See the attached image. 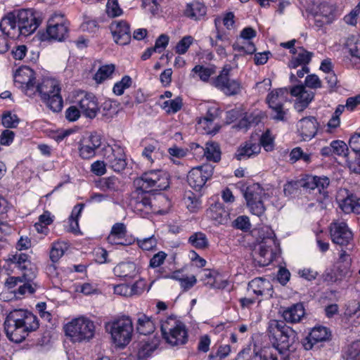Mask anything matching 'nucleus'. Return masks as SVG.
<instances>
[{
    "mask_svg": "<svg viewBox=\"0 0 360 360\" xmlns=\"http://www.w3.org/2000/svg\"><path fill=\"white\" fill-rule=\"evenodd\" d=\"M134 184L136 189L130 204L136 213L144 217L153 212L150 199L146 193L154 191H164L169 188V175L162 170H150L136 179Z\"/></svg>",
    "mask_w": 360,
    "mask_h": 360,
    "instance_id": "1",
    "label": "nucleus"
},
{
    "mask_svg": "<svg viewBox=\"0 0 360 360\" xmlns=\"http://www.w3.org/2000/svg\"><path fill=\"white\" fill-rule=\"evenodd\" d=\"M6 337L12 342H22L33 331L39 328L37 317L32 312L15 309L7 316L4 321Z\"/></svg>",
    "mask_w": 360,
    "mask_h": 360,
    "instance_id": "2",
    "label": "nucleus"
},
{
    "mask_svg": "<svg viewBox=\"0 0 360 360\" xmlns=\"http://www.w3.org/2000/svg\"><path fill=\"white\" fill-rule=\"evenodd\" d=\"M330 184V180L327 176H307L306 179L296 181L288 182L285 184L283 192L285 195H291L297 193L299 188L302 187L309 191H314L319 193L320 200L325 199L328 196L327 188Z\"/></svg>",
    "mask_w": 360,
    "mask_h": 360,
    "instance_id": "3",
    "label": "nucleus"
},
{
    "mask_svg": "<svg viewBox=\"0 0 360 360\" xmlns=\"http://www.w3.org/2000/svg\"><path fill=\"white\" fill-rule=\"evenodd\" d=\"M38 92L41 100L53 112L61 111L63 101L60 95V87L58 81L52 78H45L36 85L35 93Z\"/></svg>",
    "mask_w": 360,
    "mask_h": 360,
    "instance_id": "4",
    "label": "nucleus"
},
{
    "mask_svg": "<svg viewBox=\"0 0 360 360\" xmlns=\"http://www.w3.org/2000/svg\"><path fill=\"white\" fill-rule=\"evenodd\" d=\"M257 246L255 249L254 261L259 266L269 265L274 259L278 248L272 230L267 231V236H259Z\"/></svg>",
    "mask_w": 360,
    "mask_h": 360,
    "instance_id": "5",
    "label": "nucleus"
},
{
    "mask_svg": "<svg viewBox=\"0 0 360 360\" xmlns=\"http://www.w3.org/2000/svg\"><path fill=\"white\" fill-rule=\"evenodd\" d=\"M162 338L172 346H179L188 341V331L185 324L176 316H170L160 326Z\"/></svg>",
    "mask_w": 360,
    "mask_h": 360,
    "instance_id": "6",
    "label": "nucleus"
},
{
    "mask_svg": "<svg viewBox=\"0 0 360 360\" xmlns=\"http://www.w3.org/2000/svg\"><path fill=\"white\" fill-rule=\"evenodd\" d=\"M110 331L113 342L119 347H124L131 340L134 327L132 321L129 316H123L115 319L105 325Z\"/></svg>",
    "mask_w": 360,
    "mask_h": 360,
    "instance_id": "7",
    "label": "nucleus"
},
{
    "mask_svg": "<svg viewBox=\"0 0 360 360\" xmlns=\"http://www.w3.org/2000/svg\"><path fill=\"white\" fill-rule=\"evenodd\" d=\"M268 334L269 338L274 340L283 349L289 350L298 339L297 333L291 327L278 320L270 321Z\"/></svg>",
    "mask_w": 360,
    "mask_h": 360,
    "instance_id": "8",
    "label": "nucleus"
},
{
    "mask_svg": "<svg viewBox=\"0 0 360 360\" xmlns=\"http://www.w3.org/2000/svg\"><path fill=\"white\" fill-rule=\"evenodd\" d=\"M65 335L74 342L89 340L94 337L95 326L92 321L84 318L72 320L64 326Z\"/></svg>",
    "mask_w": 360,
    "mask_h": 360,
    "instance_id": "9",
    "label": "nucleus"
},
{
    "mask_svg": "<svg viewBox=\"0 0 360 360\" xmlns=\"http://www.w3.org/2000/svg\"><path fill=\"white\" fill-rule=\"evenodd\" d=\"M243 195L248 207L253 214L260 217L264 213L266 209L263 198L266 193L259 184H253L246 187Z\"/></svg>",
    "mask_w": 360,
    "mask_h": 360,
    "instance_id": "10",
    "label": "nucleus"
},
{
    "mask_svg": "<svg viewBox=\"0 0 360 360\" xmlns=\"http://www.w3.org/2000/svg\"><path fill=\"white\" fill-rule=\"evenodd\" d=\"M214 173V166L210 164L194 167L190 170L187 175V182L189 186L200 191L205 185L207 180L212 178Z\"/></svg>",
    "mask_w": 360,
    "mask_h": 360,
    "instance_id": "11",
    "label": "nucleus"
},
{
    "mask_svg": "<svg viewBox=\"0 0 360 360\" xmlns=\"http://www.w3.org/2000/svg\"><path fill=\"white\" fill-rule=\"evenodd\" d=\"M18 26L22 35L32 34L40 25L41 20L32 9H22L16 13Z\"/></svg>",
    "mask_w": 360,
    "mask_h": 360,
    "instance_id": "12",
    "label": "nucleus"
},
{
    "mask_svg": "<svg viewBox=\"0 0 360 360\" xmlns=\"http://www.w3.org/2000/svg\"><path fill=\"white\" fill-rule=\"evenodd\" d=\"M69 22L64 19V15L55 13L49 20L46 33L50 39L61 41L68 37Z\"/></svg>",
    "mask_w": 360,
    "mask_h": 360,
    "instance_id": "13",
    "label": "nucleus"
},
{
    "mask_svg": "<svg viewBox=\"0 0 360 360\" xmlns=\"http://www.w3.org/2000/svg\"><path fill=\"white\" fill-rule=\"evenodd\" d=\"M105 160L107 165L116 172L123 171L127 165L124 150L118 145L105 149Z\"/></svg>",
    "mask_w": 360,
    "mask_h": 360,
    "instance_id": "14",
    "label": "nucleus"
},
{
    "mask_svg": "<svg viewBox=\"0 0 360 360\" xmlns=\"http://www.w3.org/2000/svg\"><path fill=\"white\" fill-rule=\"evenodd\" d=\"M230 69L224 68L214 80L213 84L227 96L238 94L241 91V84L237 79L229 77Z\"/></svg>",
    "mask_w": 360,
    "mask_h": 360,
    "instance_id": "15",
    "label": "nucleus"
},
{
    "mask_svg": "<svg viewBox=\"0 0 360 360\" xmlns=\"http://www.w3.org/2000/svg\"><path fill=\"white\" fill-rule=\"evenodd\" d=\"M330 233L332 241L340 246H348L353 241V233L345 222H334L330 224Z\"/></svg>",
    "mask_w": 360,
    "mask_h": 360,
    "instance_id": "16",
    "label": "nucleus"
},
{
    "mask_svg": "<svg viewBox=\"0 0 360 360\" xmlns=\"http://www.w3.org/2000/svg\"><path fill=\"white\" fill-rule=\"evenodd\" d=\"M14 82L19 84L25 94L28 96H32L35 94V77L32 70L30 68H23L18 70L14 76Z\"/></svg>",
    "mask_w": 360,
    "mask_h": 360,
    "instance_id": "17",
    "label": "nucleus"
},
{
    "mask_svg": "<svg viewBox=\"0 0 360 360\" xmlns=\"http://www.w3.org/2000/svg\"><path fill=\"white\" fill-rule=\"evenodd\" d=\"M336 18V8L334 5L323 2L317 6L314 14V25L318 28L331 23Z\"/></svg>",
    "mask_w": 360,
    "mask_h": 360,
    "instance_id": "18",
    "label": "nucleus"
},
{
    "mask_svg": "<svg viewBox=\"0 0 360 360\" xmlns=\"http://www.w3.org/2000/svg\"><path fill=\"white\" fill-rule=\"evenodd\" d=\"M292 96L297 97L295 108L297 112H302L307 108L314 97V93L308 91L304 85H297L290 89Z\"/></svg>",
    "mask_w": 360,
    "mask_h": 360,
    "instance_id": "19",
    "label": "nucleus"
},
{
    "mask_svg": "<svg viewBox=\"0 0 360 360\" xmlns=\"http://www.w3.org/2000/svg\"><path fill=\"white\" fill-rule=\"evenodd\" d=\"M115 41L120 45H127L130 42L129 25L122 20H115L110 25Z\"/></svg>",
    "mask_w": 360,
    "mask_h": 360,
    "instance_id": "20",
    "label": "nucleus"
},
{
    "mask_svg": "<svg viewBox=\"0 0 360 360\" xmlns=\"http://www.w3.org/2000/svg\"><path fill=\"white\" fill-rule=\"evenodd\" d=\"M330 332L327 328L317 326L312 328L309 335L302 340V346L306 350H310L318 342H325L330 339Z\"/></svg>",
    "mask_w": 360,
    "mask_h": 360,
    "instance_id": "21",
    "label": "nucleus"
},
{
    "mask_svg": "<svg viewBox=\"0 0 360 360\" xmlns=\"http://www.w3.org/2000/svg\"><path fill=\"white\" fill-rule=\"evenodd\" d=\"M1 33L7 37L15 39L22 35L16 18V14L10 13L2 18L0 22Z\"/></svg>",
    "mask_w": 360,
    "mask_h": 360,
    "instance_id": "22",
    "label": "nucleus"
},
{
    "mask_svg": "<svg viewBox=\"0 0 360 360\" xmlns=\"http://www.w3.org/2000/svg\"><path fill=\"white\" fill-rule=\"evenodd\" d=\"M78 105L82 114L89 119L94 118L100 110L97 98L92 94H86L79 100Z\"/></svg>",
    "mask_w": 360,
    "mask_h": 360,
    "instance_id": "23",
    "label": "nucleus"
},
{
    "mask_svg": "<svg viewBox=\"0 0 360 360\" xmlns=\"http://www.w3.org/2000/svg\"><path fill=\"white\" fill-rule=\"evenodd\" d=\"M248 290L257 295L271 297L273 295V286L269 280L262 278H256L249 282Z\"/></svg>",
    "mask_w": 360,
    "mask_h": 360,
    "instance_id": "24",
    "label": "nucleus"
},
{
    "mask_svg": "<svg viewBox=\"0 0 360 360\" xmlns=\"http://www.w3.org/2000/svg\"><path fill=\"white\" fill-rule=\"evenodd\" d=\"M298 127L303 141H309L316 134L318 122L314 117H304L300 120Z\"/></svg>",
    "mask_w": 360,
    "mask_h": 360,
    "instance_id": "25",
    "label": "nucleus"
},
{
    "mask_svg": "<svg viewBox=\"0 0 360 360\" xmlns=\"http://www.w3.org/2000/svg\"><path fill=\"white\" fill-rule=\"evenodd\" d=\"M305 314V310L302 303H296L286 308L283 311L284 320L290 323L300 322Z\"/></svg>",
    "mask_w": 360,
    "mask_h": 360,
    "instance_id": "26",
    "label": "nucleus"
},
{
    "mask_svg": "<svg viewBox=\"0 0 360 360\" xmlns=\"http://www.w3.org/2000/svg\"><path fill=\"white\" fill-rule=\"evenodd\" d=\"M126 235L127 229L125 225L122 223H117L112 226L107 240L112 245H127Z\"/></svg>",
    "mask_w": 360,
    "mask_h": 360,
    "instance_id": "27",
    "label": "nucleus"
},
{
    "mask_svg": "<svg viewBox=\"0 0 360 360\" xmlns=\"http://www.w3.org/2000/svg\"><path fill=\"white\" fill-rule=\"evenodd\" d=\"M207 13V8L202 4L197 1H193L186 5L184 11V15L195 20H200L205 16Z\"/></svg>",
    "mask_w": 360,
    "mask_h": 360,
    "instance_id": "28",
    "label": "nucleus"
},
{
    "mask_svg": "<svg viewBox=\"0 0 360 360\" xmlns=\"http://www.w3.org/2000/svg\"><path fill=\"white\" fill-rule=\"evenodd\" d=\"M115 275L117 277L133 278L136 275V267L134 262H121L113 269Z\"/></svg>",
    "mask_w": 360,
    "mask_h": 360,
    "instance_id": "29",
    "label": "nucleus"
},
{
    "mask_svg": "<svg viewBox=\"0 0 360 360\" xmlns=\"http://www.w3.org/2000/svg\"><path fill=\"white\" fill-rule=\"evenodd\" d=\"M209 217L216 224H224L228 220V214L220 203L212 204L207 210Z\"/></svg>",
    "mask_w": 360,
    "mask_h": 360,
    "instance_id": "30",
    "label": "nucleus"
},
{
    "mask_svg": "<svg viewBox=\"0 0 360 360\" xmlns=\"http://www.w3.org/2000/svg\"><path fill=\"white\" fill-rule=\"evenodd\" d=\"M288 89L287 88H279L271 91L266 96V102L269 106L272 103L276 105H284L288 100Z\"/></svg>",
    "mask_w": 360,
    "mask_h": 360,
    "instance_id": "31",
    "label": "nucleus"
},
{
    "mask_svg": "<svg viewBox=\"0 0 360 360\" xmlns=\"http://www.w3.org/2000/svg\"><path fill=\"white\" fill-rule=\"evenodd\" d=\"M260 148L259 144L246 142L243 146H241L238 148L235 153V158L238 160H241L245 158H250L252 155L259 153Z\"/></svg>",
    "mask_w": 360,
    "mask_h": 360,
    "instance_id": "32",
    "label": "nucleus"
},
{
    "mask_svg": "<svg viewBox=\"0 0 360 360\" xmlns=\"http://www.w3.org/2000/svg\"><path fill=\"white\" fill-rule=\"evenodd\" d=\"M340 207L343 212L349 213L351 212L360 214V198L354 195H348L342 200Z\"/></svg>",
    "mask_w": 360,
    "mask_h": 360,
    "instance_id": "33",
    "label": "nucleus"
},
{
    "mask_svg": "<svg viewBox=\"0 0 360 360\" xmlns=\"http://www.w3.org/2000/svg\"><path fill=\"white\" fill-rule=\"evenodd\" d=\"M299 49L300 51L298 52L297 56L289 62L288 66L290 68H296L299 65H307L311 60L313 53L307 51L302 47Z\"/></svg>",
    "mask_w": 360,
    "mask_h": 360,
    "instance_id": "34",
    "label": "nucleus"
},
{
    "mask_svg": "<svg viewBox=\"0 0 360 360\" xmlns=\"http://www.w3.org/2000/svg\"><path fill=\"white\" fill-rule=\"evenodd\" d=\"M155 328V323L150 317L143 314L139 318L136 330L139 334L149 335L154 332Z\"/></svg>",
    "mask_w": 360,
    "mask_h": 360,
    "instance_id": "35",
    "label": "nucleus"
},
{
    "mask_svg": "<svg viewBox=\"0 0 360 360\" xmlns=\"http://www.w3.org/2000/svg\"><path fill=\"white\" fill-rule=\"evenodd\" d=\"M160 342V338L155 336H154L150 341L145 342L139 350V358L143 359L150 356L152 352L158 348Z\"/></svg>",
    "mask_w": 360,
    "mask_h": 360,
    "instance_id": "36",
    "label": "nucleus"
},
{
    "mask_svg": "<svg viewBox=\"0 0 360 360\" xmlns=\"http://www.w3.org/2000/svg\"><path fill=\"white\" fill-rule=\"evenodd\" d=\"M188 243L195 248L205 250L209 247V240L202 232H195L188 238Z\"/></svg>",
    "mask_w": 360,
    "mask_h": 360,
    "instance_id": "37",
    "label": "nucleus"
},
{
    "mask_svg": "<svg viewBox=\"0 0 360 360\" xmlns=\"http://www.w3.org/2000/svg\"><path fill=\"white\" fill-rule=\"evenodd\" d=\"M204 155L208 160L218 162L221 160V150L219 144L207 142L204 149Z\"/></svg>",
    "mask_w": 360,
    "mask_h": 360,
    "instance_id": "38",
    "label": "nucleus"
},
{
    "mask_svg": "<svg viewBox=\"0 0 360 360\" xmlns=\"http://www.w3.org/2000/svg\"><path fill=\"white\" fill-rule=\"evenodd\" d=\"M210 41L212 46L215 47L216 51L219 55L226 56L225 49L231 44V41L227 36L218 33L216 39L214 40L211 38Z\"/></svg>",
    "mask_w": 360,
    "mask_h": 360,
    "instance_id": "39",
    "label": "nucleus"
},
{
    "mask_svg": "<svg viewBox=\"0 0 360 360\" xmlns=\"http://www.w3.org/2000/svg\"><path fill=\"white\" fill-rule=\"evenodd\" d=\"M35 276V273L30 269L24 272L22 276L8 277L5 282V285L8 288L11 289L15 287L19 283L31 281Z\"/></svg>",
    "mask_w": 360,
    "mask_h": 360,
    "instance_id": "40",
    "label": "nucleus"
},
{
    "mask_svg": "<svg viewBox=\"0 0 360 360\" xmlns=\"http://www.w3.org/2000/svg\"><path fill=\"white\" fill-rule=\"evenodd\" d=\"M120 181L115 176L103 178L97 183V186L103 191H116L120 188Z\"/></svg>",
    "mask_w": 360,
    "mask_h": 360,
    "instance_id": "41",
    "label": "nucleus"
},
{
    "mask_svg": "<svg viewBox=\"0 0 360 360\" xmlns=\"http://www.w3.org/2000/svg\"><path fill=\"white\" fill-rule=\"evenodd\" d=\"M261 360H287V357L283 356L277 348H264L259 352Z\"/></svg>",
    "mask_w": 360,
    "mask_h": 360,
    "instance_id": "42",
    "label": "nucleus"
},
{
    "mask_svg": "<svg viewBox=\"0 0 360 360\" xmlns=\"http://www.w3.org/2000/svg\"><path fill=\"white\" fill-rule=\"evenodd\" d=\"M84 205L82 203H79L76 205L71 213V215L69 218L70 222V229L72 233H77L79 231V224H78V217L80 215Z\"/></svg>",
    "mask_w": 360,
    "mask_h": 360,
    "instance_id": "43",
    "label": "nucleus"
},
{
    "mask_svg": "<svg viewBox=\"0 0 360 360\" xmlns=\"http://www.w3.org/2000/svg\"><path fill=\"white\" fill-rule=\"evenodd\" d=\"M9 260L20 270H27L31 265V262L28 260V255L24 253H16L12 255Z\"/></svg>",
    "mask_w": 360,
    "mask_h": 360,
    "instance_id": "44",
    "label": "nucleus"
},
{
    "mask_svg": "<svg viewBox=\"0 0 360 360\" xmlns=\"http://www.w3.org/2000/svg\"><path fill=\"white\" fill-rule=\"evenodd\" d=\"M115 70V65H106L101 66L94 75V79L97 83H101L109 78Z\"/></svg>",
    "mask_w": 360,
    "mask_h": 360,
    "instance_id": "45",
    "label": "nucleus"
},
{
    "mask_svg": "<svg viewBox=\"0 0 360 360\" xmlns=\"http://www.w3.org/2000/svg\"><path fill=\"white\" fill-rule=\"evenodd\" d=\"M183 105L182 98L179 96L174 99L166 101L162 104V108L167 113H176L181 110Z\"/></svg>",
    "mask_w": 360,
    "mask_h": 360,
    "instance_id": "46",
    "label": "nucleus"
},
{
    "mask_svg": "<svg viewBox=\"0 0 360 360\" xmlns=\"http://www.w3.org/2000/svg\"><path fill=\"white\" fill-rule=\"evenodd\" d=\"M351 266L344 264L336 263V267L334 272V282L342 281V279L350 277L352 275Z\"/></svg>",
    "mask_w": 360,
    "mask_h": 360,
    "instance_id": "47",
    "label": "nucleus"
},
{
    "mask_svg": "<svg viewBox=\"0 0 360 360\" xmlns=\"http://www.w3.org/2000/svg\"><path fill=\"white\" fill-rule=\"evenodd\" d=\"M271 110V118L276 121H285L288 109L284 108V105H276L272 103V106H269Z\"/></svg>",
    "mask_w": 360,
    "mask_h": 360,
    "instance_id": "48",
    "label": "nucleus"
},
{
    "mask_svg": "<svg viewBox=\"0 0 360 360\" xmlns=\"http://www.w3.org/2000/svg\"><path fill=\"white\" fill-rule=\"evenodd\" d=\"M66 248L65 244L62 242H56L52 245L50 251V259L53 262H57L59 259L63 255L65 249Z\"/></svg>",
    "mask_w": 360,
    "mask_h": 360,
    "instance_id": "49",
    "label": "nucleus"
},
{
    "mask_svg": "<svg viewBox=\"0 0 360 360\" xmlns=\"http://www.w3.org/2000/svg\"><path fill=\"white\" fill-rule=\"evenodd\" d=\"M346 360H358L360 359V340L350 344L345 352Z\"/></svg>",
    "mask_w": 360,
    "mask_h": 360,
    "instance_id": "50",
    "label": "nucleus"
},
{
    "mask_svg": "<svg viewBox=\"0 0 360 360\" xmlns=\"http://www.w3.org/2000/svg\"><path fill=\"white\" fill-rule=\"evenodd\" d=\"M138 288V283H134L131 286H129L127 285L121 284L115 286L114 292L116 294L121 295L123 296H127L128 295H131L133 294H137L139 292L137 290Z\"/></svg>",
    "mask_w": 360,
    "mask_h": 360,
    "instance_id": "51",
    "label": "nucleus"
},
{
    "mask_svg": "<svg viewBox=\"0 0 360 360\" xmlns=\"http://www.w3.org/2000/svg\"><path fill=\"white\" fill-rule=\"evenodd\" d=\"M132 81L129 76H124L121 81L117 82L113 86V92L118 96L124 94V89L131 85Z\"/></svg>",
    "mask_w": 360,
    "mask_h": 360,
    "instance_id": "52",
    "label": "nucleus"
},
{
    "mask_svg": "<svg viewBox=\"0 0 360 360\" xmlns=\"http://www.w3.org/2000/svg\"><path fill=\"white\" fill-rule=\"evenodd\" d=\"M233 49L234 51L243 52L244 54H253L256 51V47L251 41L243 42L242 44L236 42L233 44Z\"/></svg>",
    "mask_w": 360,
    "mask_h": 360,
    "instance_id": "53",
    "label": "nucleus"
},
{
    "mask_svg": "<svg viewBox=\"0 0 360 360\" xmlns=\"http://www.w3.org/2000/svg\"><path fill=\"white\" fill-rule=\"evenodd\" d=\"M233 226L243 231H248L251 228L250 219L247 216H239L233 222Z\"/></svg>",
    "mask_w": 360,
    "mask_h": 360,
    "instance_id": "54",
    "label": "nucleus"
},
{
    "mask_svg": "<svg viewBox=\"0 0 360 360\" xmlns=\"http://www.w3.org/2000/svg\"><path fill=\"white\" fill-rule=\"evenodd\" d=\"M106 12L112 18L119 16L122 13V10L120 8L117 0H108Z\"/></svg>",
    "mask_w": 360,
    "mask_h": 360,
    "instance_id": "55",
    "label": "nucleus"
},
{
    "mask_svg": "<svg viewBox=\"0 0 360 360\" xmlns=\"http://www.w3.org/2000/svg\"><path fill=\"white\" fill-rule=\"evenodd\" d=\"M1 122L2 124L6 128H15L19 122V119L16 115L6 112L3 115Z\"/></svg>",
    "mask_w": 360,
    "mask_h": 360,
    "instance_id": "56",
    "label": "nucleus"
},
{
    "mask_svg": "<svg viewBox=\"0 0 360 360\" xmlns=\"http://www.w3.org/2000/svg\"><path fill=\"white\" fill-rule=\"evenodd\" d=\"M331 146L333 148V153L338 155H347V152L348 151V147L347 144L340 140L333 141L331 143Z\"/></svg>",
    "mask_w": 360,
    "mask_h": 360,
    "instance_id": "57",
    "label": "nucleus"
},
{
    "mask_svg": "<svg viewBox=\"0 0 360 360\" xmlns=\"http://www.w3.org/2000/svg\"><path fill=\"white\" fill-rule=\"evenodd\" d=\"M259 122L260 118L257 116H253V115H245L240 120L238 127L240 129H247L252 124H257Z\"/></svg>",
    "mask_w": 360,
    "mask_h": 360,
    "instance_id": "58",
    "label": "nucleus"
},
{
    "mask_svg": "<svg viewBox=\"0 0 360 360\" xmlns=\"http://www.w3.org/2000/svg\"><path fill=\"white\" fill-rule=\"evenodd\" d=\"M138 245L143 250H151L157 245V240L154 236L137 240Z\"/></svg>",
    "mask_w": 360,
    "mask_h": 360,
    "instance_id": "59",
    "label": "nucleus"
},
{
    "mask_svg": "<svg viewBox=\"0 0 360 360\" xmlns=\"http://www.w3.org/2000/svg\"><path fill=\"white\" fill-rule=\"evenodd\" d=\"M193 42L191 36H186L181 39L176 46V52L179 54L185 53Z\"/></svg>",
    "mask_w": 360,
    "mask_h": 360,
    "instance_id": "60",
    "label": "nucleus"
},
{
    "mask_svg": "<svg viewBox=\"0 0 360 360\" xmlns=\"http://www.w3.org/2000/svg\"><path fill=\"white\" fill-rule=\"evenodd\" d=\"M192 71L196 74H198L200 79L203 82L208 81L210 77L212 74V71L211 69L199 65H195L193 68Z\"/></svg>",
    "mask_w": 360,
    "mask_h": 360,
    "instance_id": "61",
    "label": "nucleus"
},
{
    "mask_svg": "<svg viewBox=\"0 0 360 360\" xmlns=\"http://www.w3.org/2000/svg\"><path fill=\"white\" fill-rule=\"evenodd\" d=\"M167 255L163 252L160 251L155 254L150 260L149 266L151 268H157L160 266L165 261Z\"/></svg>",
    "mask_w": 360,
    "mask_h": 360,
    "instance_id": "62",
    "label": "nucleus"
},
{
    "mask_svg": "<svg viewBox=\"0 0 360 360\" xmlns=\"http://www.w3.org/2000/svg\"><path fill=\"white\" fill-rule=\"evenodd\" d=\"M347 46L349 53L352 56L360 59V38L357 39L355 41L353 39L349 40L347 42Z\"/></svg>",
    "mask_w": 360,
    "mask_h": 360,
    "instance_id": "63",
    "label": "nucleus"
},
{
    "mask_svg": "<svg viewBox=\"0 0 360 360\" xmlns=\"http://www.w3.org/2000/svg\"><path fill=\"white\" fill-rule=\"evenodd\" d=\"M86 145H89L95 151L101 145V136L96 133L91 134L86 139L83 141Z\"/></svg>",
    "mask_w": 360,
    "mask_h": 360,
    "instance_id": "64",
    "label": "nucleus"
}]
</instances>
